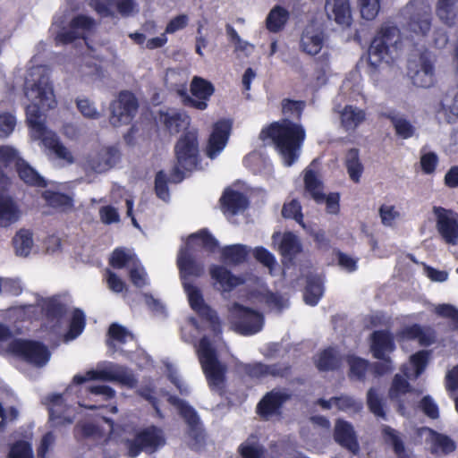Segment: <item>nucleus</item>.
Returning a JSON list of instances; mask_svg holds the SVG:
<instances>
[{"label": "nucleus", "instance_id": "nucleus-1", "mask_svg": "<svg viewBox=\"0 0 458 458\" xmlns=\"http://www.w3.org/2000/svg\"><path fill=\"white\" fill-rule=\"evenodd\" d=\"M259 138L263 142H271L284 165L292 166L301 155L306 131L300 123L283 118L262 128Z\"/></svg>", "mask_w": 458, "mask_h": 458}, {"label": "nucleus", "instance_id": "nucleus-2", "mask_svg": "<svg viewBox=\"0 0 458 458\" xmlns=\"http://www.w3.org/2000/svg\"><path fill=\"white\" fill-rule=\"evenodd\" d=\"M400 41V30L396 26L381 27L373 38L369 48L368 73L374 76L382 64L394 62L393 53Z\"/></svg>", "mask_w": 458, "mask_h": 458}, {"label": "nucleus", "instance_id": "nucleus-3", "mask_svg": "<svg viewBox=\"0 0 458 458\" xmlns=\"http://www.w3.org/2000/svg\"><path fill=\"white\" fill-rule=\"evenodd\" d=\"M31 91L36 94L37 103L28 105L26 107V122L31 135L42 136L46 131V123L42 119L41 109H52L56 106L53 86L50 82L41 81L34 83Z\"/></svg>", "mask_w": 458, "mask_h": 458}, {"label": "nucleus", "instance_id": "nucleus-4", "mask_svg": "<svg viewBox=\"0 0 458 458\" xmlns=\"http://www.w3.org/2000/svg\"><path fill=\"white\" fill-rule=\"evenodd\" d=\"M198 354L209 388L219 395H224L226 368L219 361L216 352L207 336L199 340Z\"/></svg>", "mask_w": 458, "mask_h": 458}, {"label": "nucleus", "instance_id": "nucleus-5", "mask_svg": "<svg viewBox=\"0 0 458 458\" xmlns=\"http://www.w3.org/2000/svg\"><path fill=\"white\" fill-rule=\"evenodd\" d=\"M177 165L172 170V180L180 182L184 178L185 171H192L198 164L199 140L196 130L184 131L174 145Z\"/></svg>", "mask_w": 458, "mask_h": 458}, {"label": "nucleus", "instance_id": "nucleus-6", "mask_svg": "<svg viewBox=\"0 0 458 458\" xmlns=\"http://www.w3.org/2000/svg\"><path fill=\"white\" fill-rule=\"evenodd\" d=\"M165 445V437L161 428L150 425L140 428L132 438L124 441L127 456L136 458L142 452L152 454Z\"/></svg>", "mask_w": 458, "mask_h": 458}, {"label": "nucleus", "instance_id": "nucleus-7", "mask_svg": "<svg viewBox=\"0 0 458 458\" xmlns=\"http://www.w3.org/2000/svg\"><path fill=\"white\" fill-rule=\"evenodd\" d=\"M230 314L236 332L242 335H255L263 327V314L239 302L232 304Z\"/></svg>", "mask_w": 458, "mask_h": 458}, {"label": "nucleus", "instance_id": "nucleus-8", "mask_svg": "<svg viewBox=\"0 0 458 458\" xmlns=\"http://www.w3.org/2000/svg\"><path fill=\"white\" fill-rule=\"evenodd\" d=\"M9 349L16 357L37 367L45 366L51 356L48 348L36 340L15 339L10 344Z\"/></svg>", "mask_w": 458, "mask_h": 458}, {"label": "nucleus", "instance_id": "nucleus-9", "mask_svg": "<svg viewBox=\"0 0 458 458\" xmlns=\"http://www.w3.org/2000/svg\"><path fill=\"white\" fill-rule=\"evenodd\" d=\"M169 404L176 408L180 416L187 425V435L195 444H200L205 439V429L196 410L185 400L176 395L169 394L167 397Z\"/></svg>", "mask_w": 458, "mask_h": 458}, {"label": "nucleus", "instance_id": "nucleus-10", "mask_svg": "<svg viewBox=\"0 0 458 458\" xmlns=\"http://www.w3.org/2000/svg\"><path fill=\"white\" fill-rule=\"evenodd\" d=\"M182 287L187 294L191 309L196 312L202 321L208 322L213 331H220L221 323L219 317L216 311L205 302L200 289L192 283H184Z\"/></svg>", "mask_w": 458, "mask_h": 458}, {"label": "nucleus", "instance_id": "nucleus-11", "mask_svg": "<svg viewBox=\"0 0 458 458\" xmlns=\"http://www.w3.org/2000/svg\"><path fill=\"white\" fill-rule=\"evenodd\" d=\"M138 107V100L133 93L127 90L120 92L118 99L110 106V123L114 127L129 124L135 116Z\"/></svg>", "mask_w": 458, "mask_h": 458}, {"label": "nucleus", "instance_id": "nucleus-12", "mask_svg": "<svg viewBox=\"0 0 458 458\" xmlns=\"http://www.w3.org/2000/svg\"><path fill=\"white\" fill-rule=\"evenodd\" d=\"M190 91L195 98L189 96L184 89L178 91L183 98V105L203 111L208 107V102L215 92V87L208 80L194 76L190 85Z\"/></svg>", "mask_w": 458, "mask_h": 458}, {"label": "nucleus", "instance_id": "nucleus-13", "mask_svg": "<svg viewBox=\"0 0 458 458\" xmlns=\"http://www.w3.org/2000/svg\"><path fill=\"white\" fill-rule=\"evenodd\" d=\"M88 380L118 382L130 388H133L137 385V379L134 375L128 372L123 368L116 371L109 369H91L88 370L85 376L75 375L72 378V382L76 385H81Z\"/></svg>", "mask_w": 458, "mask_h": 458}, {"label": "nucleus", "instance_id": "nucleus-14", "mask_svg": "<svg viewBox=\"0 0 458 458\" xmlns=\"http://www.w3.org/2000/svg\"><path fill=\"white\" fill-rule=\"evenodd\" d=\"M437 218V229L446 243L455 245L458 242V215L452 209L434 207Z\"/></svg>", "mask_w": 458, "mask_h": 458}, {"label": "nucleus", "instance_id": "nucleus-15", "mask_svg": "<svg viewBox=\"0 0 458 458\" xmlns=\"http://www.w3.org/2000/svg\"><path fill=\"white\" fill-rule=\"evenodd\" d=\"M232 127L233 123L230 119H220L213 124L206 148V154L209 158H216L225 148Z\"/></svg>", "mask_w": 458, "mask_h": 458}, {"label": "nucleus", "instance_id": "nucleus-16", "mask_svg": "<svg viewBox=\"0 0 458 458\" xmlns=\"http://www.w3.org/2000/svg\"><path fill=\"white\" fill-rule=\"evenodd\" d=\"M193 250L189 248L182 249L177 257V267L182 284L191 283V277H200L204 273V266L197 262L192 255Z\"/></svg>", "mask_w": 458, "mask_h": 458}, {"label": "nucleus", "instance_id": "nucleus-17", "mask_svg": "<svg viewBox=\"0 0 458 458\" xmlns=\"http://www.w3.org/2000/svg\"><path fill=\"white\" fill-rule=\"evenodd\" d=\"M395 350L393 334L385 329L375 330L370 335V351L375 359L389 360V353Z\"/></svg>", "mask_w": 458, "mask_h": 458}, {"label": "nucleus", "instance_id": "nucleus-18", "mask_svg": "<svg viewBox=\"0 0 458 458\" xmlns=\"http://www.w3.org/2000/svg\"><path fill=\"white\" fill-rule=\"evenodd\" d=\"M158 119L160 123L171 134L176 135L180 132L189 131L191 125V117L183 111L174 110L164 111L159 110Z\"/></svg>", "mask_w": 458, "mask_h": 458}, {"label": "nucleus", "instance_id": "nucleus-19", "mask_svg": "<svg viewBox=\"0 0 458 458\" xmlns=\"http://www.w3.org/2000/svg\"><path fill=\"white\" fill-rule=\"evenodd\" d=\"M411 79L412 84L420 88L428 89L435 84V67L428 52L420 54L419 68L411 74Z\"/></svg>", "mask_w": 458, "mask_h": 458}, {"label": "nucleus", "instance_id": "nucleus-20", "mask_svg": "<svg viewBox=\"0 0 458 458\" xmlns=\"http://www.w3.org/2000/svg\"><path fill=\"white\" fill-rule=\"evenodd\" d=\"M292 394L287 392L273 389L267 392L257 405V412L261 417H267L277 412Z\"/></svg>", "mask_w": 458, "mask_h": 458}, {"label": "nucleus", "instance_id": "nucleus-21", "mask_svg": "<svg viewBox=\"0 0 458 458\" xmlns=\"http://www.w3.org/2000/svg\"><path fill=\"white\" fill-rule=\"evenodd\" d=\"M49 422L54 427L64 426L73 422V417L67 414L68 406L61 394H55L48 397Z\"/></svg>", "mask_w": 458, "mask_h": 458}, {"label": "nucleus", "instance_id": "nucleus-22", "mask_svg": "<svg viewBox=\"0 0 458 458\" xmlns=\"http://www.w3.org/2000/svg\"><path fill=\"white\" fill-rule=\"evenodd\" d=\"M325 11L329 20L342 27L352 24V12L349 0H326Z\"/></svg>", "mask_w": 458, "mask_h": 458}, {"label": "nucleus", "instance_id": "nucleus-23", "mask_svg": "<svg viewBox=\"0 0 458 458\" xmlns=\"http://www.w3.org/2000/svg\"><path fill=\"white\" fill-rule=\"evenodd\" d=\"M334 439L352 454H355L359 452L360 446L351 423L344 420H337L334 430Z\"/></svg>", "mask_w": 458, "mask_h": 458}, {"label": "nucleus", "instance_id": "nucleus-24", "mask_svg": "<svg viewBox=\"0 0 458 458\" xmlns=\"http://www.w3.org/2000/svg\"><path fill=\"white\" fill-rule=\"evenodd\" d=\"M220 204L225 214L236 215L248 208L249 200L242 192L227 189L220 198Z\"/></svg>", "mask_w": 458, "mask_h": 458}, {"label": "nucleus", "instance_id": "nucleus-25", "mask_svg": "<svg viewBox=\"0 0 458 458\" xmlns=\"http://www.w3.org/2000/svg\"><path fill=\"white\" fill-rule=\"evenodd\" d=\"M209 274L211 278L220 285L223 292H231L244 283L242 277L233 275L223 266L212 265L209 267Z\"/></svg>", "mask_w": 458, "mask_h": 458}, {"label": "nucleus", "instance_id": "nucleus-26", "mask_svg": "<svg viewBox=\"0 0 458 458\" xmlns=\"http://www.w3.org/2000/svg\"><path fill=\"white\" fill-rule=\"evenodd\" d=\"M399 340H418L421 346H429L435 342L434 331H425L419 324L403 327L397 334Z\"/></svg>", "mask_w": 458, "mask_h": 458}, {"label": "nucleus", "instance_id": "nucleus-27", "mask_svg": "<svg viewBox=\"0 0 458 458\" xmlns=\"http://www.w3.org/2000/svg\"><path fill=\"white\" fill-rule=\"evenodd\" d=\"M431 25V13L427 10H419L409 18L407 30L418 37H425L430 31Z\"/></svg>", "mask_w": 458, "mask_h": 458}, {"label": "nucleus", "instance_id": "nucleus-28", "mask_svg": "<svg viewBox=\"0 0 458 458\" xmlns=\"http://www.w3.org/2000/svg\"><path fill=\"white\" fill-rule=\"evenodd\" d=\"M186 247L193 251L201 247L209 253H215L219 248V243L209 231L204 228L189 236Z\"/></svg>", "mask_w": 458, "mask_h": 458}, {"label": "nucleus", "instance_id": "nucleus-29", "mask_svg": "<svg viewBox=\"0 0 458 458\" xmlns=\"http://www.w3.org/2000/svg\"><path fill=\"white\" fill-rule=\"evenodd\" d=\"M435 13L442 23L454 26L458 22V0H437Z\"/></svg>", "mask_w": 458, "mask_h": 458}, {"label": "nucleus", "instance_id": "nucleus-30", "mask_svg": "<svg viewBox=\"0 0 458 458\" xmlns=\"http://www.w3.org/2000/svg\"><path fill=\"white\" fill-rule=\"evenodd\" d=\"M15 171L19 178L27 185L45 188L47 185L46 179L41 176L25 159H20Z\"/></svg>", "mask_w": 458, "mask_h": 458}, {"label": "nucleus", "instance_id": "nucleus-31", "mask_svg": "<svg viewBox=\"0 0 458 458\" xmlns=\"http://www.w3.org/2000/svg\"><path fill=\"white\" fill-rule=\"evenodd\" d=\"M344 166L350 179L354 183H359L364 172V165L360 157V150L357 148L348 149L344 156Z\"/></svg>", "mask_w": 458, "mask_h": 458}, {"label": "nucleus", "instance_id": "nucleus-32", "mask_svg": "<svg viewBox=\"0 0 458 458\" xmlns=\"http://www.w3.org/2000/svg\"><path fill=\"white\" fill-rule=\"evenodd\" d=\"M20 216V210L13 199L0 193V227H8Z\"/></svg>", "mask_w": 458, "mask_h": 458}, {"label": "nucleus", "instance_id": "nucleus-33", "mask_svg": "<svg viewBox=\"0 0 458 458\" xmlns=\"http://www.w3.org/2000/svg\"><path fill=\"white\" fill-rule=\"evenodd\" d=\"M314 362L321 372L334 371L340 367L341 358L334 347H327L317 355Z\"/></svg>", "mask_w": 458, "mask_h": 458}, {"label": "nucleus", "instance_id": "nucleus-34", "mask_svg": "<svg viewBox=\"0 0 458 458\" xmlns=\"http://www.w3.org/2000/svg\"><path fill=\"white\" fill-rule=\"evenodd\" d=\"M323 292L322 278L318 275H308L303 293L304 301L310 306L317 305L323 295Z\"/></svg>", "mask_w": 458, "mask_h": 458}, {"label": "nucleus", "instance_id": "nucleus-35", "mask_svg": "<svg viewBox=\"0 0 458 458\" xmlns=\"http://www.w3.org/2000/svg\"><path fill=\"white\" fill-rule=\"evenodd\" d=\"M290 19V13L281 5H275L266 19V27L272 33L282 31Z\"/></svg>", "mask_w": 458, "mask_h": 458}, {"label": "nucleus", "instance_id": "nucleus-36", "mask_svg": "<svg viewBox=\"0 0 458 458\" xmlns=\"http://www.w3.org/2000/svg\"><path fill=\"white\" fill-rule=\"evenodd\" d=\"M303 180L305 192L317 203L324 202L326 194L323 192V182L318 178L317 173L312 169H305Z\"/></svg>", "mask_w": 458, "mask_h": 458}, {"label": "nucleus", "instance_id": "nucleus-37", "mask_svg": "<svg viewBox=\"0 0 458 458\" xmlns=\"http://www.w3.org/2000/svg\"><path fill=\"white\" fill-rule=\"evenodd\" d=\"M323 35L321 32H316L313 28H306L301 38V48L303 52L315 55L322 48Z\"/></svg>", "mask_w": 458, "mask_h": 458}, {"label": "nucleus", "instance_id": "nucleus-38", "mask_svg": "<svg viewBox=\"0 0 458 458\" xmlns=\"http://www.w3.org/2000/svg\"><path fill=\"white\" fill-rule=\"evenodd\" d=\"M381 432L384 441L392 445L396 458H411V454L407 452L398 431L388 425H383Z\"/></svg>", "mask_w": 458, "mask_h": 458}, {"label": "nucleus", "instance_id": "nucleus-39", "mask_svg": "<svg viewBox=\"0 0 458 458\" xmlns=\"http://www.w3.org/2000/svg\"><path fill=\"white\" fill-rule=\"evenodd\" d=\"M366 119L363 110L347 105L341 113V123L345 131H354Z\"/></svg>", "mask_w": 458, "mask_h": 458}, {"label": "nucleus", "instance_id": "nucleus-40", "mask_svg": "<svg viewBox=\"0 0 458 458\" xmlns=\"http://www.w3.org/2000/svg\"><path fill=\"white\" fill-rule=\"evenodd\" d=\"M456 449L455 442L447 435L431 430L430 453L432 454H449Z\"/></svg>", "mask_w": 458, "mask_h": 458}, {"label": "nucleus", "instance_id": "nucleus-41", "mask_svg": "<svg viewBox=\"0 0 458 458\" xmlns=\"http://www.w3.org/2000/svg\"><path fill=\"white\" fill-rule=\"evenodd\" d=\"M12 242L17 256L27 257L33 246V233L30 230L20 229L13 236Z\"/></svg>", "mask_w": 458, "mask_h": 458}, {"label": "nucleus", "instance_id": "nucleus-42", "mask_svg": "<svg viewBox=\"0 0 458 458\" xmlns=\"http://www.w3.org/2000/svg\"><path fill=\"white\" fill-rule=\"evenodd\" d=\"M247 257L248 250L242 244L228 245L221 250V258L225 263L240 265L247 260Z\"/></svg>", "mask_w": 458, "mask_h": 458}, {"label": "nucleus", "instance_id": "nucleus-43", "mask_svg": "<svg viewBox=\"0 0 458 458\" xmlns=\"http://www.w3.org/2000/svg\"><path fill=\"white\" fill-rule=\"evenodd\" d=\"M384 116L391 122L397 136L402 139H409L413 136L415 127L406 118L399 116L394 112L385 114Z\"/></svg>", "mask_w": 458, "mask_h": 458}, {"label": "nucleus", "instance_id": "nucleus-44", "mask_svg": "<svg viewBox=\"0 0 458 458\" xmlns=\"http://www.w3.org/2000/svg\"><path fill=\"white\" fill-rule=\"evenodd\" d=\"M42 198L53 208L65 210L73 206L72 199L63 192L47 190L42 193Z\"/></svg>", "mask_w": 458, "mask_h": 458}, {"label": "nucleus", "instance_id": "nucleus-45", "mask_svg": "<svg viewBox=\"0 0 458 458\" xmlns=\"http://www.w3.org/2000/svg\"><path fill=\"white\" fill-rule=\"evenodd\" d=\"M279 251L284 258L289 259L299 254L301 251V245L296 235L291 232L285 233L279 244Z\"/></svg>", "mask_w": 458, "mask_h": 458}, {"label": "nucleus", "instance_id": "nucleus-46", "mask_svg": "<svg viewBox=\"0 0 458 458\" xmlns=\"http://www.w3.org/2000/svg\"><path fill=\"white\" fill-rule=\"evenodd\" d=\"M43 310L48 319L59 320L65 316L67 308L59 299L52 297L45 301Z\"/></svg>", "mask_w": 458, "mask_h": 458}, {"label": "nucleus", "instance_id": "nucleus-47", "mask_svg": "<svg viewBox=\"0 0 458 458\" xmlns=\"http://www.w3.org/2000/svg\"><path fill=\"white\" fill-rule=\"evenodd\" d=\"M6 458H34L32 444L24 439H19L10 444Z\"/></svg>", "mask_w": 458, "mask_h": 458}, {"label": "nucleus", "instance_id": "nucleus-48", "mask_svg": "<svg viewBox=\"0 0 458 458\" xmlns=\"http://www.w3.org/2000/svg\"><path fill=\"white\" fill-rule=\"evenodd\" d=\"M305 108V102L303 100H293L284 98L282 101V113L284 118L290 120L300 121Z\"/></svg>", "mask_w": 458, "mask_h": 458}, {"label": "nucleus", "instance_id": "nucleus-49", "mask_svg": "<svg viewBox=\"0 0 458 458\" xmlns=\"http://www.w3.org/2000/svg\"><path fill=\"white\" fill-rule=\"evenodd\" d=\"M86 326V318L84 312L80 309H75L69 324L67 336L71 339L78 337L84 330Z\"/></svg>", "mask_w": 458, "mask_h": 458}, {"label": "nucleus", "instance_id": "nucleus-50", "mask_svg": "<svg viewBox=\"0 0 458 458\" xmlns=\"http://www.w3.org/2000/svg\"><path fill=\"white\" fill-rule=\"evenodd\" d=\"M367 405L375 416L386 419V414L384 409L383 400L379 396L377 390L374 387H370L367 393Z\"/></svg>", "mask_w": 458, "mask_h": 458}, {"label": "nucleus", "instance_id": "nucleus-51", "mask_svg": "<svg viewBox=\"0 0 458 458\" xmlns=\"http://www.w3.org/2000/svg\"><path fill=\"white\" fill-rule=\"evenodd\" d=\"M348 363L350 366V377H355L358 380L363 381L369 367V362L365 359L351 356L348 359Z\"/></svg>", "mask_w": 458, "mask_h": 458}, {"label": "nucleus", "instance_id": "nucleus-52", "mask_svg": "<svg viewBox=\"0 0 458 458\" xmlns=\"http://www.w3.org/2000/svg\"><path fill=\"white\" fill-rule=\"evenodd\" d=\"M435 313L443 318L449 319L451 330L458 331V309L456 307L448 303L438 304L435 308Z\"/></svg>", "mask_w": 458, "mask_h": 458}, {"label": "nucleus", "instance_id": "nucleus-53", "mask_svg": "<svg viewBox=\"0 0 458 458\" xmlns=\"http://www.w3.org/2000/svg\"><path fill=\"white\" fill-rule=\"evenodd\" d=\"M99 434V427L91 422H78L73 428V435L78 440L95 437Z\"/></svg>", "mask_w": 458, "mask_h": 458}, {"label": "nucleus", "instance_id": "nucleus-54", "mask_svg": "<svg viewBox=\"0 0 458 458\" xmlns=\"http://www.w3.org/2000/svg\"><path fill=\"white\" fill-rule=\"evenodd\" d=\"M282 216L286 219H293L299 225L304 226L301 206L297 199H292L290 202L284 204Z\"/></svg>", "mask_w": 458, "mask_h": 458}, {"label": "nucleus", "instance_id": "nucleus-55", "mask_svg": "<svg viewBox=\"0 0 458 458\" xmlns=\"http://www.w3.org/2000/svg\"><path fill=\"white\" fill-rule=\"evenodd\" d=\"M411 385L407 379L399 374H396L389 389V397L392 400L398 399L401 395L405 394L411 391Z\"/></svg>", "mask_w": 458, "mask_h": 458}, {"label": "nucleus", "instance_id": "nucleus-56", "mask_svg": "<svg viewBox=\"0 0 458 458\" xmlns=\"http://www.w3.org/2000/svg\"><path fill=\"white\" fill-rule=\"evenodd\" d=\"M361 17L367 21L374 20L380 10V0H359Z\"/></svg>", "mask_w": 458, "mask_h": 458}, {"label": "nucleus", "instance_id": "nucleus-57", "mask_svg": "<svg viewBox=\"0 0 458 458\" xmlns=\"http://www.w3.org/2000/svg\"><path fill=\"white\" fill-rule=\"evenodd\" d=\"M20 159L23 158L19 156V152L13 147L8 145L0 146V162L5 167L13 164L16 168Z\"/></svg>", "mask_w": 458, "mask_h": 458}, {"label": "nucleus", "instance_id": "nucleus-58", "mask_svg": "<svg viewBox=\"0 0 458 458\" xmlns=\"http://www.w3.org/2000/svg\"><path fill=\"white\" fill-rule=\"evenodd\" d=\"M381 223L385 226L391 227L394 225V221L399 218L400 213L395 209L393 205L383 204L378 209Z\"/></svg>", "mask_w": 458, "mask_h": 458}, {"label": "nucleus", "instance_id": "nucleus-59", "mask_svg": "<svg viewBox=\"0 0 458 458\" xmlns=\"http://www.w3.org/2000/svg\"><path fill=\"white\" fill-rule=\"evenodd\" d=\"M167 182V176L163 171L157 173L155 177V192L159 199L165 201L170 198Z\"/></svg>", "mask_w": 458, "mask_h": 458}, {"label": "nucleus", "instance_id": "nucleus-60", "mask_svg": "<svg viewBox=\"0 0 458 458\" xmlns=\"http://www.w3.org/2000/svg\"><path fill=\"white\" fill-rule=\"evenodd\" d=\"M131 259V256L128 254L124 249L116 248L111 254L109 264L114 268L122 269L129 264Z\"/></svg>", "mask_w": 458, "mask_h": 458}, {"label": "nucleus", "instance_id": "nucleus-61", "mask_svg": "<svg viewBox=\"0 0 458 458\" xmlns=\"http://www.w3.org/2000/svg\"><path fill=\"white\" fill-rule=\"evenodd\" d=\"M98 155L104 161V165L100 170H107L113 167L120 158L119 151L114 147L106 148Z\"/></svg>", "mask_w": 458, "mask_h": 458}, {"label": "nucleus", "instance_id": "nucleus-62", "mask_svg": "<svg viewBox=\"0 0 458 458\" xmlns=\"http://www.w3.org/2000/svg\"><path fill=\"white\" fill-rule=\"evenodd\" d=\"M267 376L273 377H286L292 371V366L289 363L267 364Z\"/></svg>", "mask_w": 458, "mask_h": 458}, {"label": "nucleus", "instance_id": "nucleus-63", "mask_svg": "<svg viewBox=\"0 0 458 458\" xmlns=\"http://www.w3.org/2000/svg\"><path fill=\"white\" fill-rule=\"evenodd\" d=\"M107 334L110 339L117 341L120 344H125L127 337L131 336V334L124 327L117 323L110 325Z\"/></svg>", "mask_w": 458, "mask_h": 458}, {"label": "nucleus", "instance_id": "nucleus-64", "mask_svg": "<svg viewBox=\"0 0 458 458\" xmlns=\"http://www.w3.org/2000/svg\"><path fill=\"white\" fill-rule=\"evenodd\" d=\"M428 361V351H419L411 356V363L413 366L417 376H420L425 370Z\"/></svg>", "mask_w": 458, "mask_h": 458}]
</instances>
